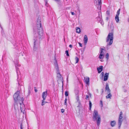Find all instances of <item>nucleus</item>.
<instances>
[{"mask_svg": "<svg viewBox=\"0 0 129 129\" xmlns=\"http://www.w3.org/2000/svg\"><path fill=\"white\" fill-rule=\"evenodd\" d=\"M76 33H80L81 32L80 29V28L78 27H76Z\"/></svg>", "mask_w": 129, "mask_h": 129, "instance_id": "20", "label": "nucleus"}, {"mask_svg": "<svg viewBox=\"0 0 129 129\" xmlns=\"http://www.w3.org/2000/svg\"><path fill=\"white\" fill-rule=\"evenodd\" d=\"M89 109L90 110L91 109L92 106V104L91 102L90 101H89Z\"/></svg>", "mask_w": 129, "mask_h": 129, "instance_id": "27", "label": "nucleus"}, {"mask_svg": "<svg viewBox=\"0 0 129 129\" xmlns=\"http://www.w3.org/2000/svg\"><path fill=\"white\" fill-rule=\"evenodd\" d=\"M65 95L66 96H68V92L66 91L65 92Z\"/></svg>", "mask_w": 129, "mask_h": 129, "instance_id": "33", "label": "nucleus"}, {"mask_svg": "<svg viewBox=\"0 0 129 129\" xmlns=\"http://www.w3.org/2000/svg\"><path fill=\"white\" fill-rule=\"evenodd\" d=\"M100 104L101 105V106L102 107L103 106V102L102 101H100Z\"/></svg>", "mask_w": 129, "mask_h": 129, "instance_id": "35", "label": "nucleus"}, {"mask_svg": "<svg viewBox=\"0 0 129 129\" xmlns=\"http://www.w3.org/2000/svg\"><path fill=\"white\" fill-rule=\"evenodd\" d=\"M101 1V0H98V3L97 4L99 6L98 7V8L100 10H101V8L102 2Z\"/></svg>", "mask_w": 129, "mask_h": 129, "instance_id": "10", "label": "nucleus"}, {"mask_svg": "<svg viewBox=\"0 0 129 129\" xmlns=\"http://www.w3.org/2000/svg\"><path fill=\"white\" fill-rule=\"evenodd\" d=\"M116 122L115 121H111V124L112 126H114Z\"/></svg>", "mask_w": 129, "mask_h": 129, "instance_id": "21", "label": "nucleus"}, {"mask_svg": "<svg viewBox=\"0 0 129 129\" xmlns=\"http://www.w3.org/2000/svg\"><path fill=\"white\" fill-rule=\"evenodd\" d=\"M103 68V66H101L100 67H99L97 68V70L98 71V72L99 73H100L102 71Z\"/></svg>", "mask_w": 129, "mask_h": 129, "instance_id": "14", "label": "nucleus"}, {"mask_svg": "<svg viewBox=\"0 0 129 129\" xmlns=\"http://www.w3.org/2000/svg\"><path fill=\"white\" fill-rule=\"evenodd\" d=\"M20 92L17 91L13 95L14 99L15 102H19L20 105V108L21 111L23 114L25 113L24 105L23 103L24 99L23 98H20L19 95Z\"/></svg>", "mask_w": 129, "mask_h": 129, "instance_id": "2", "label": "nucleus"}, {"mask_svg": "<svg viewBox=\"0 0 129 129\" xmlns=\"http://www.w3.org/2000/svg\"><path fill=\"white\" fill-rule=\"evenodd\" d=\"M109 19V17H107L106 18V21H108Z\"/></svg>", "mask_w": 129, "mask_h": 129, "instance_id": "39", "label": "nucleus"}, {"mask_svg": "<svg viewBox=\"0 0 129 129\" xmlns=\"http://www.w3.org/2000/svg\"><path fill=\"white\" fill-rule=\"evenodd\" d=\"M115 20L117 23H118L119 21V19L118 16H116L115 17Z\"/></svg>", "mask_w": 129, "mask_h": 129, "instance_id": "22", "label": "nucleus"}, {"mask_svg": "<svg viewBox=\"0 0 129 129\" xmlns=\"http://www.w3.org/2000/svg\"><path fill=\"white\" fill-rule=\"evenodd\" d=\"M47 94V90H46V91L43 92L42 94V97L44 100H45Z\"/></svg>", "mask_w": 129, "mask_h": 129, "instance_id": "8", "label": "nucleus"}, {"mask_svg": "<svg viewBox=\"0 0 129 129\" xmlns=\"http://www.w3.org/2000/svg\"><path fill=\"white\" fill-rule=\"evenodd\" d=\"M105 90H107V93L110 92V90L109 86V85L108 83H106V86L105 88Z\"/></svg>", "mask_w": 129, "mask_h": 129, "instance_id": "12", "label": "nucleus"}, {"mask_svg": "<svg viewBox=\"0 0 129 129\" xmlns=\"http://www.w3.org/2000/svg\"><path fill=\"white\" fill-rule=\"evenodd\" d=\"M75 60L76 61V63H77L78 62V61L79 60V58H78L77 57H75Z\"/></svg>", "mask_w": 129, "mask_h": 129, "instance_id": "28", "label": "nucleus"}, {"mask_svg": "<svg viewBox=\"0 0 129 129\" xmlns=\"http://www.w3.org/2000/svg\"><path fill=\"white\" fill-rule=\"evenodd\" d=\"M84 40V43L85 44H86L88 41V38L86 35H85Z\"/></svg>", "mask_w": 129, "mask_h": 129, "instance_id": "15", "label": "nucleus"}, {"mask_svg": "<svg viewBox=\"0 0 129 129\" xmlns=\"http://www.w3.org/2000/svg\"><path fill=\"white\" fill-rule=\"evenodd\" d=\"M35 91L36 92H37V90L36 89H35Z\"/></svg>", "mask_w": 129, "mask_h": 129, "instance_id": "43", "label": "nucleus"}, {"mask_svg": "<svg viewBox=\"0 0 129 129\" xmlns=\"http://www.w3.org/2000/svg\"><path fill=\"white\" fill-rule=\"evenodd\" d=\"M106 14L107 15H108V16H109L110 15V11H106Z\"/></svg>", "mask_w": 129, "mask_h": 129, "instance_id": "31", "label": "nucleus"}, {"mask_svg": "<svg viewBox=\"0 0 129 129\" xmlns=\"http://www.w3.org/2000/svg\"><path fill=\"white\" fill-rule=\"evenodd\" d=\"M89 97V96L88 95H87L86 96V98H88Z\"/></svg>", "mask_w": 129, "mask_h": 129, "instance_id": "44", "label": "nucleus"}, {"mask_svg": "<svg viewBox=\"0 0 129 129\" xmlns=\"http://www.w3.org/2000/svg\"><path fill=\"white\" fill-rule=\"evenodd\" d=\"M67 98H66L65 101H64V104L65 105H67Z\"/></svg>", "mask_w": 129, "mask_h": 129, "instance_id": "32", "label": "nucleus"}, {"mask_svg": "<svg viewBox=\"0 0 129 129\" xmlns=\"http://www.w3.org/2000/svg\"><path fill=\"white\" fill-rule=\"evenodd\" d=\"M104 72H102L101 74V75L102 76V77H103L104 76Z\"/></svg>", "mask_w": 129, "mask_h": 129, "instance_id": "36", "label": "nucleus"}, {"mask_svg": "<svg viewBox=\"0 0 129 129\" xmlns=\"http://www.w3.org/2000/svg\"><path fill=\"white\" fill-rule=\"evenodd\" d=\"M57 77L58 79V81H61L62 82L63 81H62V77L61 75L60 74L59 72V71H57Z\"/></svg>", "mask_w": 129, "mask_h": 129, "instance_id": "7", "label": "nucleus"}, {"mask_svg": "<svg viewBox=\"0 0 129 129\" xmlns=\"http://www.w3.org/2000/svg\"><path fill=\"white\" fill-rule=\"evenodd\" d=\"M66 55H67L68 56H69V53H68V51H66Z\"/></svg>", "mask_w": 129, "mask_h": 129, "instance_id": "34", "label": "nucleus"}, {"mask_svg": "<svg viewBox=\"0 0 129 129\" xmlns=\"http://www.w3.org/2000/svg\"><path fill=\"white\" fill-rule=\"evenodd\" d=\"M79 46H80L81 47H82V45L81 43H79Z\"/></svg>", "mask_w": 129, "mask_h": 129, "instance_id": "40", "label": "nucleus"}, {"mask_svg": "<svg viewBox=\"0 0 129 129\" xmlns=\"http://www.w3.org/2000/svg\"><path fill=\"white\" fill-rule=\"evenodd\" d=\"M18 104L20 106V105L19 104V102H15L14 107L15 109L17 110L18 109Z\"/></svg>", "mask_w": 129, "mask_h": 129, "instance_id": "13", "label": "nucleus"}, {"mask_svg": "<svg viewBox=\"0 0 129 129\" xmlns=\"http://www.w3.org/2000/svg\"><path fill=\"white\" fill-rule=\"evenodd\" d=\"M61 112L62 113H63L64 111V110L63 109H61Z\"/></svg>", "mask_w": 129, "mask_h": 129, "instance_id": "38", "label": "nucleus"}, {"mask_svg": "<svg viewBox=\"0 0 129 129\" xmlns=\"http://www.w3.org/2000/svg\"><path fill=\"white\" fill-rule=\"evenodd\" d=\"M106 52L105 50L104 49L101 48L100 49V54L99 56V58L100 59H102L104 57V54Z\"/></svg>", "mask_w": 129, "mask_h": 129, "instance_id": "5", "label": "nucleus"}, {"mask_svg": "<svg viewBox=\"0 0 129 129\" xmlns=\"http://www.w3.org/2000/svg\"><path fill=\"white\" fill-rule=\"evenodd\" d=\"M128 22H129V19H128Z\"/></svg>", "mask_w": 129, "mask_h": 129, "instance_id": "45", "label": "nucleus"}, {"mask_svg": "<svg viewBox=\"0 0 129 129\" xmlns=\"http://www.w3.org/2000/svg\"><path fill=\"white\" fill-rule=\"evenodd\" d=\"M45 100H44V99H43V100H42V106L44 105L45 103H47V102L44 101Z\"/></svg>", "mask_w": 129, "mask_h": 129, "instance_id": "24", "label": "nucleus"}, {"mask_svg": "<svg viewBox=\"0 0 129 129\" xmlns=\"http://www.w3.org/2000/svg\"><path fill=\"white\" fill-rule=\"evenodd\" d=\"M99 22H100L101 24L102 25L104 24V22L102 19L99 21Z\"/></svg>", "mask_w": 129, "mask_h": 129, "instance_id": "30", "label": "nucleus"}, {"mask_svg": "<svg viewBox=\"0 0 129 129\" xmlns=\"http://www.w3.org/2000/svg\"><path fill=\"white\" fill-rule=\"evenodd\" d=\"M109 73H106L105 74L104 77V81H106L108 79L109 77Z\"/></svg>", "mask_w": 129, "mask_h": 129, "instance_id": "11", "label": "nucleus"}, {"mask_svg": "<svg viewBox=\"0 0 129 129\" xmlns=\"http://www.w3.org/2000/svg\"><path fill=\"white\" fill-rule=\"evenodd\" d=\"M69 47L71 48H72V46L71 45H70L69 46Z\"/></svg>", "mask_w": 129, "mask_h": 129, "instance_id": "42", "label": "nucleus"}, {"mask_svg": "<svg viewBox=\"0 0 129 129\" xmlns=\"http://www.w3.org/2000/svg\"><path fill=\"white\" fill-rule=\"evenodd\" d=\"M106 58L107 59V60H108L109 58V54L108 53L106 54Z\"/></svg>", "mask_w": 129, "mask_h": 129, "instance_id": "26", "label": "nucleus"}, {"mask_svg": "<svg viewBox=\"0 0 129 129\" xmlns=\"http://www.w3.org/2000/svg\"><path fill=\"white\" fill-rule=\"evenodd\" d=\"M100 61H102V60H100Z\"/></svg>", "mask_w": 129, "mask_h": 129, "instance_id": "46", "label": "nucleus"}, {"mask_svg": "<svg viewBox=\"0 0 129 129\" xmlns=\"http://www.w3.org/2000/svg\"><path fill=\"white\" fill-rule=\"evenodd\" d=\"M120 9H119L117 11V14H116V16H119V13H120Z\"/></svg>", "mask_w": 129, "mask_h": 129, "instance_id": "29", "label": "nucleus"}, {"mask_svg": "<svg viewBox=\"0 0 129 129\" xmlns=\"http://www.w3.org/2000/svg\"><path fill=\"white\" fill-rule=\"evenodd\" d=\"M71 13L72 15H75V14L74 12H71Z\"/></svg>", "mask_w": 129, "mask_h": 129, "instance_id": "41", "label": "nucleus"}, {"mask_svg": "<svg viewBox=\"0 0 129 129\" xmlns=\"http://www.w3.org/2000/svg\"><path fill=\"white\" fill-rule=\"evenodd\" d=\"M76 100H77V103H78L79 104V106L80 105V102L79 101V97L78 96H77V97L76 98Z\"/></svg>", "mask_w": 129, "mask_h": 129, "instance_id": "23", "label": "nucleus"}, {"mask_svg": "<svg viewBox=\"0 0 129 129\" xmlns=\"http://www.w3.org/2000/svg\"><path fill=\"white\" fill-rule=\"evenodd\" d=\"M20 128L21 129H23V125L22 123H21L20 124Z\"/></svg>", "mask_w": 129, "mask_h": 129, "instance_id": "37", "label": "nucleus"}, {"mask_svg": "<svg viewBox=\"0 0 129 129\" xmlns=\"http://www.w3.org/2000/svg\"><path fill=\"white\" fill-rule=\"evenodd\" d=\"M18 84L19 86H21L23 85V83L22 81V80L20 79H19L18 81Z\"/></svg>", "mask_w": 129, "mask_h": 129, "instance_id": "16", "label": "nucleus"}, {"mask_svg": "<svg viewBox=\"0 0 129 129\" xmlns=\"http://www.w3.org/2000/svg\"><path fill=\"white\" fill-rule=\"evenodd\" d=\"M113 33H110L106 38V42L107 45H111L113 43Z\"/></svg>", "mask_w": 129, "mask_h": 129, "instance_id": "4", "label": "nucleus"}, {"mask_svg": "<svg viewBox=\"0 0 129 129\" xmlns=\"http://www.w3.org/2000/svg\"><path fill=\"white\" fill-rule=\"evenodd\" d=\"M109 94L107 95L106 96V98L107 99H111V97H112V95L110 93V92L108 93Z\"/></svg>", "mask_w": 129, "mask_h": 129, "instance_id": "19", "label": "nucleus"}, {"mask_svg": "<svg viewBox=\"0 0 129 129\" xmlns=\"http://www.w3.org/2000/svg\"><path fill=\"white\" fill-rule=\"evenodd\" d=\"M92 118L93 120H96L97 125L99 126L101 121V116L98 114V112L96 110H94V111Z\"/></svg>", "mask_w": 129, "mask_h": 129, "instance_id": "3", "label": "nucleus"}, {"mask_svg": "<svg viewBox=\"0 0 129 129\" xmlns=\"http://www.w3.org/2000/svg\"><path fill=\"white\" fill-rule=\"evenodd\" d=\"M54 66L56 70H57V71H59V70L58 68V65L57 62H56V61L54 63Z\"/></svg>", "mask_w": 129, "mask_h": 129, "instance_id": "18", "label": "nucleus"}, {"mask_svg": "<svg viewBox=\"0 0 129 129\" xmlns=\"http://www.w3.org/2000/svg\"><path fill=\"white\" fill-rule=\"evenodd\" d=\"M41 24L40 22L37 23V27L34 28L33 35V37L34 48L38 43V39H41L43 38V34L42 30Z\"/></svg>", "mask_w": 129, "mask_h": 129, "instance_id": "1", "label": "nucleus"}, {"mask_svg": "<svg viewBox=\"0 0 129 129\" xmlns=\"http://www.w3.org/2000/svg\"><path fill=\"white\" fill-rule=\"evenodd\" d=\"M110 28L111 30V31H113L114 28V26L112 23H111L110 25ZM111 32H113V31H112Z\"/></svg>", "mask_w": 129, "mask_h": 129, "instance_id": "17", "label": "nucleus"}, {"mask_svg": "<svg viewBox=\"0 0 129 129\" xmlns=\"http://www.w3.org/2000/svg\"><path fill=\"white\" fill-rule=\"evenodd\" d=\"M97 19L98 20L99 22L102 19V16H99L97 18Z\"/></svg>", "mask_w": 129, "mask_h": 129, "instance_id": "25", "label": "nucleus"}, {"mask_svg": "<svg viewBox=\"0 0 129 129\" xmlns=\"http://www.w3.org/2000/svg\"><path fill=\"white\" fill-rule=\"evenodd\" d=\"M84 81L88 86L89 84V77H84Z\"/></svg>", "mask_w": 129, "mask_h": 129, "instance_id": "9", "label": "nucleus"}, {"mask_svg": "<svg viewBox=\"0 0 129 129\" xmlns=\"http://www.w3.org/2000/svg\"><path fill=\"white\" fill-rule=\"evenodd\" d=\"M122 112H120L118 119V128H120L121 126L122 122L123 121V117L122 116Z\"/></svg>", "mask_w": 129, "mask_h": 129, "instance_id": "6", "label": "nucleus"}]
</instances>
